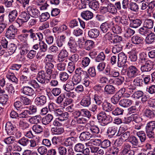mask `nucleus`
<instances>
[{
    "instance_id": "f257e3e1",
    "label": "nucleus",
    "mask_w": 155,
    "mask_h": 155,
    "mask_svg": "<svg viewBox=\"0 0 155 155\" xmlns=\"http://www.w3.org/2000/svg\"><path fill=\"white\" fill-rule=\"evenodd\" d=\"M97 118L99 122L104 126L110 123L112 120V118L110 115H107L104 111H101L97 114Z\"/></svg>"
},
{
    "instance_id": "f03ea898",
    "label": "nucleus",
    "mask_w": 155,
    "mask_h": 155,
    "mask_svg": "<svg viewBox=\"0 0 155 155\" xmlns=\"http://www.w3.org/2000/svg\"><path fill=\"white\" fill-rule=\"evenodd\" d=\"M47 74L44 71L38 72L36 78V79L38 82L41 84L48 83L51 80V77L47 75Z\"/></svg>"
},
{
    "instance_id": "7ed1b4c3",
    "label": "nucleus",
    "mask_w": 155,
    "mask_h": 155,
    "mask_svg": "<svg viewBox=\"0 0 155 155\" xmlns=\"http://www.w3.org/2000/svg\"><path fill=\"white\" fill-rule=\"evenodd\" d=\"M140 71L135 66L130 65L127 69V75L130 78H135L139 75Z\"/></svg>"
},
{
    "instance_id": "20e7f679",
    "label": "nucleus",
    "mask_w": 155,
    "mask_h": 155,
    "mask_svg": "<svg viewBox=\"0 0 155 155\" xmlns=\"http://www.w3.org/2000/svg\"><path fill=\"white\" fill-rule=\"evenodd\" d=\"M131 145L128 142L124 143L122 147L121 155H134V151L131 150Z\"/></svg>"
},
{
    "instance_id": "39448f33",
    "label": "nucleus",
    "mask_w": 155,
    "mask_h": 155,
    "mask_svg": "<svg viewBox=\"0 0 155 155\" xmlns=\"http://www.w3.org/2000/svg\"><path fill=\"white\" fill-rule=\"evenodd\" d=\"M17 32V29L13 25H10L8 28L5 33V36L8 38L13 39Z\"/></svg>"
},
{
    "instance_id": "423d86ee",
    "label": "nucleus",
    "mask_w": 155,
    "mask_h": 155,
    "mask_svg": "<svg viewBox=\"0 0 155 155\" xmlns=\"http://www.w3.org/2000/svg\"><path fill=\"white\" fill-rule=\"evenodd\" d=\"M67 45L71 52L75 53L77 51L78 45L73 37H71L69 38Z\"/></svg>"
},
{
    "instance_id": "0eeeda50",
    "label": "nucleus",
    "mask_w": 155,
    "mask_h": 155,
    "mask_svg": "<svg viewBox=\"0 0 155 155\" xmlns=\"http://www.w3.org/2000/svg\"><path fill=\"white\" fill-rule=\"evenodd\" d=\"M26 10L28 14L32 17L37 18L40 15V12L37 8L29 6L27 8Z\"/></svg>"
},
{
    "instance_id": "6e6552de",
    "label": "nucleus",
    "mask_w": 155,
    "mask_h": 155,
    "mask_svg": "<svg viewBox=\"0 0 155 155\" xmlns=\"http://www.w3.org/2000/svg\"><path fill=\"white\" fill-rule=\"evenodd\" d=\"M141 65L140 70L142 72L150 71L153 68L152 62L150 60Z\"/></svg>"
},
{
    "instance_id": "1a4fd4ad",
    "label": "nucleus",
    "mask_w": 155,
    "mask_h": 155,
    "mask_svg": "<svg viewBox=\"0 0 155 155\" xmlns=\"http://www.w3.org/2000/svg\"><path fill=\"white\" fill-rule=\"evenodd\" d=\"M118 56V61L117 66L119 67H121L124 66L127 62V56L124 53L122 52L119 54Z\"/></svg>"
},
{
    "instance_id": "9d476101",
    "label": "nucleus",
    "mask_w": 155,
    "mask_h": 155,
    "mask_svg": "<svg viewBox=\"0 0 155 155\" xmlns=\"http://www.w3.org/2000/svg\"><path fill=\"white\" fill-rule=\"evenodd\" d=\"M91 104V99L89 95L84 96L80 102L81 105L84 107H89Z\"/></svg>"
},
{
    "instance_id": "9b49d317",
    "label": "nucleus",
    "mask_w": 155,
    "mask_h": 155,
    "mask_svg": "<svg viewBox=\"0 0 155 155\" xmlns=\"http://www.w3.org/2000/svg\"><path fill=\"white\" fill-rule=\"evenodd\" d=\"M130 21V26L131 27L137 28L141 25L142 23V20L141 19H133V18H129Z\"/></svg>"
},
{
    "instance_id": "f8f14e48",
    "label": "nucleus",
    "mask_w": 155,
    "mask_h": 155,
    "mask_svg": "<svg viewBox=\"0 0 155 155\" xmlns=\"http://www.w3.org/2000/svg\"><path fill=\"white\" fill-rule=\"evenodd\" d=\"M47 102L46 97L44 95L38 96L35 100V104L39 107H41L44 105Z\"/></svg>"
},
{
    "instance_id": "ddd939ff",
    "label": "nucleus",
    "mask_w": 155,
    "mask_h": 155,
    "mask_svg": "<svg viewBox=\"0 0 155 155\" xmlns=\"http://www.w3.org/2000/svg\"><path fill=\"white\" fill-rule=\"evenodd\" d=\"M113 25H114V23L113 21H106L101 25L100 28L104 33H106L109 29L111 28Z\"/></svg>"
},
{
    "instance_id": "4468645a",
    "label": "nucleus",
    "mask_w": 155,
    "mask_h": 155,
    "mask_svg": "<svg viewBox=\"0 0 155 155\" xmlns=\"http://www.w3.org/2000/svg\"><path fill=\"white\" fill-rule=\"evenodd\" d=\"M21 92L24 94L31 96L34 95L35 91L34 89L29 86H24L21 89Z\"/></svg>"
},
{
    "instance_id": "2eb2a0df",
    "label": "nucleus",
    "mask_w": 155,
    "mask_h": 155,
    "mask_svg": "<svg viewBox=\"0 0 155 155\" xmlns=\"http://www.w3.org/2000/svg\"><path fill=\"white\" fill-rule=\"evenodd\" d=\"M15 127V126L10 122H7L5 125V130L7 134L10 135H14Z\"/></svg>"
},
{
    "instance_id": "dca6fc26",
    "label": "nucleus",
    "mask_w": 155,
    "mask_h": 155,
    "mask_svg": "<svg viewBox=\"0 0 155 155\" xmlns=\"http://www.w3.org/2000/svg\"><path fill=\"white\" fill-rule=\"evenodd\" d=\"M54 64L51 62H46L45 66V73L50 76L51 77L54 68Z\"/></svg>"
},
{
    "instance_id": "f3484780",
    "label": "nucleus",
    "mask_w": 155,
    "mask_h": 155,
    "mask_svg": "<svg viewBox=\"0 0 155 155\" xmlns=\"http://www.w3.org/2000/svg\"><path fill=\"white\" fill-rule=\"evenodd\" d=\"M68 53L67 51L65 49L61 50L58 56V60L60 62L63 61L68 56Z\"/></svg>"
},
{
    "instance_id": "a211bd4d",
    "label": "nucleus",
    "mask_w": 155,
    "mask_h": 155,
    "mask_svg": "<svg viewBox=\"0 0 155 155\" xmlns=\"http://www.w3.org/2000/svg\"><path fill=\"white\" fill-rule=\"evenodd\" d=\"M92 135L88 131L82 132L79 136L80 140L81 141L88 140L93 137Z\"/></svg>"
},
{
    "instance_id": "6ab92c4d",
    "label": "nucleus",
    "mask_w": 155,
    "mask_h": 155,
    "mask_svg": "<svg viewBox=\"0 0 155 155\" xmlns=\"http://www.w3.org/2000/svg\"><path fill=\"white\" fill-rule=\"evenodd\" d=\"M101 104L102 109L106 112H109L114 109V106L107 101H104Z\"/></svg>"
},
{
    "instance_id": "aec40b11",
    "label": "nucleus",
    "mask_w": 155,
    "mask_h": 155,
    "mask_svg": "<svg viewBox=\"0 0 155 155\" xmlns=\"http://www.w3.org/2000/svg\"><path fill=\"white\" fill-rule=\"evenodd\" d=\"M18 12L16 10H14L9 12L8 19L9 22L12 23L14 21L17 16Z\"/></svg>"
},
{
    "instance_id": "412c9836",
    "label": "nucleus",
    "mask_w": 155,
    "mask_h": 155,
    "mask_svg": "<svg viewBox=\"0 0 155 155\" xmlns=\"http://www.w3.org/2000/svg\"><path fill=\"white\" fill-rule=\"evenodd\" d=\"M89 130L91 134H92V137L100 133L99 128L96 125H90Z\"/></svg>"
},
{
    "instance_id": "4be33fe9",
    "label": "nucleus",
    "mask_w": 155,
    "mask_h": 155,
    "mask_svg": "<svg viewBox=\"0 0 155 155\" xmlns=\"http://www.w3.org/2000/svg\"><path fill=\"white\" fill-rule=\"evenodd\" d=\"M82 18L86 20H88L92 18L93 16V13L88 10L83 11L81 14Z\"/></svg>"
},
{
    "instance_id": "5701e85b",
    "label": "nucleus",
    "mask_w": 155,
    "mask_h": 155,
    "mask_svg": "<svg viewBox=\"0 0 155 155\" xmlns=\"http://www.w3.org/2000/svg\"><path fill=\"white\" fill-rule=\"evenodd\" d=\"M145 41L147 44H151L155 40V34L153 32H150L147 35Z\"/></svg>"
},
{
    "instance_id": "b1692460",
    "label": "nucleus",
    "mask_w": 155,
    "mask_h": 155,
    "mask_svg": "<svg viewBox=\"0 0 155 155\" xmlns=\"http://www.w3.org/2000/svg\"><path fill=\"white\" fill-rule=\"evenodd\" d=\"M76 114L78 116L81 115L83 117L90 118L91 116L90 112L85 109H81L80 111L76 112Z\"/></svg>"
},
{
    "instance_id": "393cba45",
    "label": "nucleus",
    "mask_w": 155,
    "mask_h": 155,
    "mask_svg": "<svg viewBox=\"0 0 155 155\" xmlns=\"http://www.w3.org/2000/svg\"><path fill=\"white\" fill-rule=\"evenodd\" d=\"M132 101L128 99H124L121 100L119 102L120 106L124 107H128L132 105Z\"/></svg>"
},
{
    "instance_id": "a878e982",
    "label": "nucleus",
    "mask_w": 155,
    "mask_h": 155,
    "mask_svg": "<svg viewBox=\"0 0 155 155\" xmlns=\"http://www.w3.org/2000/svg\"><path fill=\"white\" fill-rule=\"evenodd\" d=\"M51 132L52 134L59 135L62 134L64 132V128L62 127H53L51 129Z\"/></svg>"
},
{
    "instance_id": "bb28decb",
    "label": "nucleus",
    "mask_w": 155,
    "mask_h": 155,
    "mask_svg": "<svg viewBox=\"0 0 155 155\" xmlns=\"http://www.w3.org/2000/svg\"><path fill=\"white\" fill-rule=\"evenodd\" d=\"M16 48V46L15 44L13 43L9 45L8 53L5 52L4 56L7 57L12 54L15 52Z\"/></svg>"
},
{
    "instance_id": "cd10ccee",
    "label": "nucleus",
    "mask_w": 155,
    "mask_h": 155,
    "mask_svg": "<svg viewBox=\"0 0 155 155\" xmlns=\"http://www.w3.org/2000/svg\"><path fill=\"white\" fill-rule=\"evenodd\" d=\"M100 32L99 30L96 28L91 29L88 32V35L92 38H95L99 35Z\"/></svg>"
},
{
    "instance_id": "c85d7f7f",
    "label": "nucleus",
    "mask_w": 155,
    "mask_h": 155,
    "mask_svg": "<svg viewBox=\"0 0 155 155\" xmlns=\"http://www.w3.org/2000/svg\"><path fill=\"white\" fill-rule=\"evenodd\" d=\"M53 118V115L50 114H48L46 116L43 117L42 119V124L46 125L50 123Z\"/></svg>"
},
{
    "instance_id": "c756f323",
    "label": "nucleus",
    "mask_w": 155,
    "mask_h": 155,
    "mask_svg": "<svg viewBox=\"0 0 155 155\" xmlns=\"http://www.w3.org/2000/svg\"><path fill=\"white\" fill-rule=\"evenodd\" d=\"M115 91V88L112 85H107L104 87V92L107 94H112Z\"/></svg>"
},
{
    "instance_id": "7c9ffc66",
    "label": "nucleus",
    "mask_w": 155,
    "mask_h": 155,
    "mask_svg": "<svg viewBox=\"0 0 155 155\" xmlns=\"http://www.w3.org/2000/svg\"><path fill=\"white\" fill-rule=\"evenodd\" d=\"M36 4L37 5L40 6L41 10L46 9L48 5L45 0H37Z\"/></svg>"
},
{
    "instance_id": "2f4dec72",
    "label": "nucleus",
    "mask_w": 155,
    "mask_h": 155,
    "mask_svg": "<svg viewBox=\"0 0 155 155\" xmlns=\"http://www.w3.org/2000/svg\"><path fill=\"white\" fill-rule=\"evenodd\" d=\"M41 119V116L39 115H38L30 118L29 119V121L31 124H37L40 123Z\"/></svg>"
},
{
    "instance_id": "473e14b6",
    "label": "nucleus",
    "mask_w": 155,
    "mask_h": 155,
    "mask_svg": "<svg viewBox=\"0 0 155 155\" xmlns=\"http://www.w3.org/2000/svg\"><path fill=\"white\" fill-rule=\"evenodd\" d=\"M144 116L149 119L153 118L155 116V114L153 110L149 109H146L143 111Z\"/></svg>"
},
{
    "instance_id": "72a5a7b5",
    "label": "nucleus",
    "mask_w": 155,
    "mask_h": 155,
    "mask_svg": "<svg viewBox=\"0 0 155 155\" xmlns=\"http://www.w3.org/2000/svg\"><path fill=\"white\" fill-rule=\"evenodd\" d=\"M128 141L129 142V143H130L133 146L137 147L139 145V140L134 136L131 135Z\"/></svg>"
},
{
    "instance_id": "f704fd0d",
    "label": "nucleus",
    "mask_w": 155,
    "mask_h": 155,
    "mask_svg": "<svg viewBox=\"0 0 155 155\" xmlns=\"http://www.w3.org/2000/svg\"><path fill=\"white\" fill-rule=\"evenodd\" d=\"M154 21L150 19L147 18L145 19L143 22V26L148 29H151L153 28Z\"/></svg>"
},
{
    "instance_id": "c9c22d12",
    "label": "nucleus",
    "mask_w": 155,
    "mask_h": 155,
    "mask_svg": "<svg viewBox=\"0 0 155 155\" xmlns=\"http://www.w3.org/2000/svg\"><path fill=\"white\" fill-rule=\"evenodd\" d=\"M75 74L79 76L82 78L85 75H86V76L87 74H88L86 71H84L83 68L81 67H78L75 70Z\"/></svg>"
},
{
    "instance_id": "e433bc0d",
    "label": "nucleus",
    "mask_w": 155,
    "mask_h": 155,
    "mask_svg": "<svg viewBox=\"0 0 155 155\" xmlns=\"http://www.w3.org/2000/svg\"><path fill=\"white\" fill-rule=\"evenodd\" d=\"M74 84L72 81H69L64 85L63 89L66 91H70L74 89Z\"/></svg>"
},
{
    "instance_id": "4c0bfd02",
    "label": "nucleus",
    "mask_w": 155,
    "mask_h": 155,
    "mask_svg": "<svg viewBox=\"0 0 155 155\" xmlns=\"http://www.w3.org/2000/svg\"><path fill=\"white\" fill-rule=\"evenodd\" d=\"M77 137H69L66 138L64 142L65 146H72L76 140Z\"/></svg>"
},
{
    "instance_id": "58836bf2",
    "label": "nucleus",
    "mask_w": 155,
    "mask_h": 155,
    "mask_svg": "<svg viewBox=\"0 0 155 155\" xmlns=\"http://www.w3.org/2000/svg\"><path fill=\"white\" fill-rule=\"evenodd\" d=\"M147 58L146 54L144 53H141L139 54V61L141 64H144V63L149 61Z\"/></svg>"
},
{
    "instance_id": "ea45409f",
    "label": "nucleus",
    "mask_w": 155,
    "mask_h": 155,
    "mask_svg": "<svg viewBox=\"0 0 155 155\" xmlns=\"http://www.w3.org/2000/svg\"><path fill=\"white\" fill-rule=\"evenodd\" d=\"M89 7L94 10H97L99 7V4L98 1L92 0L89 3Z\"/></svg>"
},
{
    "instance_id": "a19ab883",
    "label": "nucleus",
    "mask_w": 155,
    "mask_h": 155,
    "mask_svg": "<svg viewBox=\"0 0 155 155\" xmlns=\"http://www.w3.org/2000/svg\"><path fill=\"white\" fill-rule=\"evenodd\" d=\"M84 45L85 49L89 51L94 48V44L92 41L87 40L85 42Z\"/></svg>"
},
{
    "instance_id": "79ce46f5",
    "label": "nucleus",
    "mask_w": 155,
    "mask_h": 155,
    "mask_svg": "<svg viewBox=\"0 0 155 155\" xmlns=\"http://www.w3.org/2000/svg\"><path fill=\"white\" fill-rule=\"evenodd\" d=\"M17 99H18L21 101L22 103L25 105L30 104L31 102V101L30 99L22 96L18 97L15 99V100Z\"/></svg>"
},
{
    "instance_id": "37998d69",
    "label": "nucleus",
    "mask_w": 155,
    "mask_h": 155,
    "mask_svg": "<svg viewBox=\"0 0 155 155\" xmlns=\"http://www.w3.org/2000/svg\"><path fill=\"white\" fill-rule=\"evenodd\" d=\"M134 84L136 86H142L143 84V81L141 78L139 76L136 77L133 81Z\"/></svg>"
},
{
    "instance_id": "c03bdc74",
    "label": "nucleus",
    "mask_w": 155,
    "mask_h": 155,
    "mask_svg": "<svg viewBox=\"0 0 155 155\" xmlns=\"http://www.w3.org/2000/svg\"><path fill=\"white\" fill-rule=\"evenodd\" d=\"M93 99L95 101L96 104L98 105H101L103 99L102 97L97 94H95L93 97Z\"/></svg>"
},
{
    "instance_id": "a18cd8bd",
    "label": "nucleus",
    "mask_w": 155,
    "mask_h": 155,
    "mask_svg": "<svg viewBox=\"0 0 155 155\" xmlns=\"http://www.w3.org/2000/svg\"><path fill=\"white\" fill-rule=\"evenodd\" d=\"M121 95L120 94L116 93L111 98V102L114 104H117L120 99L121 98Z\"/></svg>"
},
{
    "instance_id": "49530a36",
    "label": "nucleus",
    "mask_w": 155,
    "mask_h": 155,
    "mask_svg": "<svg viewBox=\"0 0 155 155\" xmlns=\"http://www.w3.org/2000/svg\"><path fill=\"white\" fill-rule=\"evenodd\" d=\"M155 129V121H150L146 124V130L148 131H153L154 129Z\"/></svg>"
},
{
    "instance_id": "de8ad7c7",
    "label": "nucleus",
    "mask_w": 155,
    "mask_h": 155,
    "mask_svg": "<svg viewBox=\"0 0 155 155\" xmlns=\"http://www.w3.org/2000/svg\"><path fill=\"white\" fill-rule=\"evenodd\" d=\"M136 134L139 138L141 143L145 141L146 140V136L144 131H139Z\"/></svg>"
},
{
    "instance_id": "09e8293b",
    "label": "nucleus",
    "mask_w": 155,
    "mask_h": 155,
    "mask_svg": "<svg viewBox=\"0 0 155 155\" xmlns=\"http://www.w3.org/2000/svg\"><path fill=\"white\" fill-rule=\"evenodd\" d=\"M6 87L8 93L10 95H12L15 94V90L14 86L12 84L7 83Z\"/></svg>"
},
{
    "instance_id": "8fccbe9b",
    "label": "nucleus",
    "mask_w": 155,
    "mask_h": 155,
    "mask_svg": "<svg viewBox=\"0 0 155 155\" xmlns=\"http://www.w3.org/2000/svg\"><path fill=\"white\" fill-rule=\"evenodd\" d=\"M117 131L118 128L117 127L111 126L108 128L107 133L111 135H114Z\"/></svg>"
},
{
    "instance_id": "3c124183",
    "label": "nucleus",
    "mask_w": 155,
    "mask_h": 155,
    "mask_svg": "<svg viewBox=\"0 0 155 155\" xmlns=\"http://www.w3.org/2000/svg\"><path fill=\"white\" fill-rule=\"evenodd\" d=\"M6 77L9 80H10L12 82H14L15 84H17L18 82V80L14 74L10 72H8L6 75Z\"/></svg>"
},
{
    "instance_id": "603ef678",
    "label": "nucleus",
    "mask_w": 155,
    "mask_h": 155,
    "mask_svg": "<svg viewBox=\"0 0 155 155\" xmlns=\"http://www.w3.org/2000/svg\"><path fill=\"white\" fill-rule=\"evenodd\" d=\"M29 140L27 138L23 137L19 139L18 143L23 146H28L29 144Z\"/></svg>"
},
{
    "instance_id": "864d4df0",
    "label": "nucleus",
    "mask_w": 155,
    "mask_h": 155,
    "mask_svg": "<svg viewBox=\"0 0 155 155\" xmlns=\"http://www.w3.org/2000/svg\"><path fill=\"white\" fill-rule=\"evenodd\" d=\"M33 131L37 134H40L43 132L42 127L39 124H35L32 127Z\"/></svg>"
},
{
    "instance_id": "5fc2aeb1",
    "label": "nucleus",
    "mask_w": 155,
    "mask_h": 155,
    "mask_svg": "<svg viewBox=\"0 0 155 155\" xmlns=\"http://www.w3.org/2000/svg\"><path fill=\"white\" fill-rule=\"evenodd\" d=\"M107 6L108 12L109 13L114 14L117 12L116 8L113 4H108Z\"/></svg>"
},
{
    "instance_id": "6e6d98bb",
    "label": "nucleus",
    "mask_w": 155,
    "mask_h": 155,
    "mask_svg": "<svg viewBox=\"0 0 155 155\" xmlns=\"http://www.w3.org/2000/svg\"><path fill=\"white\" fill-rule=\"evenodd\" d=\"M19 126L21 129L25 130L29 127V124L25 120H22L20 121Z\"/></svg>"
},
{
    "instance_id": "4d7b16f0",
    "label": "nucleus",
    "mask_w": 155,
    "mask_h": 155,
    "mask_svg": "<svg viewBox=\"0 0 155 155\" xmlns=\"http://www.w3.org/2000/svg\"><path fill=\"white\" fill-rule=\"evenodd\" d=\"M36 138L37 139L36 140H35L34 139L29 140V144L28 146L31 148L35 147L38 144V143L39 142V137H36Z\"/></svg>"
},
{
    "instance_id": "13d9d810",
    "label": "nucleus",
    "mask_w": 155,
    "mask_h": 155,
    "mask_svg": "<svg viewBox=\"0 0 155 155\" xmlns=\"http://www.w3.org/2000/svg\"><path fill=\"white\" fill-rule=\"evenodd\" d=\"M131 40L133 43L137 45L141 43L143 41L142 38L138 36H134Z\"/></svg>"
},
{
    "instance_id": "bf43d9fd",
    "label": "nucleus",
    "mask_w": 155,
    "mask_h": 155,
    "mask_svg": "<svg viewBox=\"0 0 155 155\" xmlns=\"http://www.w3.org/2000/svg\"><path fill=\"white\" fill-rule=\"evenodd\" d=\"M29 15L28 14L25 12H23L21 13L19 17L20 18H21L22 20L26 22L30 18Z\"/></svg>"
},
{
    "instance_id": "052dcab7",
    "label": "nucleus",
    "mask_w": 155,
    "mask_h": 155,
    "mask_svg": "<svg viewBox=\"0 0 155 155\" xmlns=\"http://www.w3.org/2000/svg\"><path fill=\"white\" fill-rule=\"evenodd\" d=\"M84 148V145L81 143H78L74 146V150L77 152H82Z\"/></svg>"
},
{
    "instance_id": "680f3d73",
    "label": "nucleus",
    "mask_w": 155,
    "mask_h": 155,
    "mask_svg": "<svg viewBox=\"0 0 155 155\" xmlns=\"http://www.w3.org/2000/svg\"><path fill=\"white\" fill-rule=\"evenodd\" d=\"M111 29L113 32L116 34L120 33L122 31V29L120 27L114 24V25H112Z\"/></svg>"
},
{
    "instance_id": "e2e57ef3",
    "label": "nucleus",
    "mask_w": 155,
    "mask_h": 155,
    "mask_svg": "<svg viewBox=\"0 0 155 155\" xmlns=\"http://www.w3.org/2000/svg\"><path fill=\"white\" fill-rule=\"evenodd\" d=\"M122 49V46L120 44H118L114 45L112 48V52L114 54L118 53Z\"/></svg>"
},
{
    "instance_id": "0e129e2a",
    "label": "nucleus",
    "mask_w": 155,
    "mask_h": 155,
    "mask_svg": "<svg viewBox=\"0 0 155 155\" xmlns=\"http://www.w3.org/2000/svg\"><path fill=\"white\" fill-rule=\"evenodd\" d=\"M59 78L61 81H65L68 78L69 75L66 72H60L59 74Z\"/></svg>"
},
{
    "instance_id": "69168bd1",
    "label": "nucleus",
    "mask_w": 155,
    "mask_h": 155,
    "mask_svg": "<svg viewBox=\"0 0 155 155\" xmlns=\"http://www.w3.org/2000/svg\"><path fill=\"white\" fill-rule=\"evenodd\" d=\"M128 8L131 11L137 12L138 11L139 7L136 3L131 2H130Z\"/></svg>"
},
{
    "instance_id": "338daca9",
    "label": "nucleus",
    "mask_w": 155,
    "mask_h": 155,
    "mask_svg": "<svg viewBox=\"0 0 155 155\" xmlns=\"http://www.w3.org/2000/svg\"><path fill=\"white\" fill-rule=\"evenodd\" d=\"M148 29L143 26L139 29V32L140 34L146 36L150 32V31Z\"/></svg>"
},
{
    "instance_id": "774afa93",
    "label": "nucleus",
    "mask_w": 155,
    "mask_h": 155,
    "mask_svg": "<svg viewBox=\"0 0 155 155\" xmlns=\"http://www.w3.org/2000/svg\"><path fill=\"white\" fill-rule=\"evenodd\" d=\"M69 117L68 114L66 112H63L60 115L58 118V120L63 121L67 120Z\"/></svg>"
}]
</instances>
